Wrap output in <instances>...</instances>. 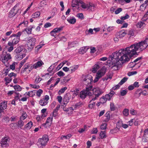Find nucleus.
Instances as JSON below:
<instances>
[{
	"mask_svg": "<svg viewBox=\"0 0 148 148\" xmlns=\"http://www.w3.org/2000/svg\"><path fill=\"white\" fill-rule=\"evenodd\" d=\"M92 91L93 95L95 96H93V98L90 101V102H91L92 101H95L97 98L99 96L101 95L103 93L102 90L99 87L94 88L91 89Z\"/></svg>",
	"mask_w": 148,
	"mask_h": 148,
	"instance_id": "nucleus-4",
	"label": "nucleus"
},
{
	"mask_svg": "<svg viewBox=\"0 0 148 148\" xmlns=\"http://www.w3.org/2000/svg\"><path fill=\"white\" fill-rule=\"evenodd\" d=\"M17 124L16 123H13L10 125V127L12 129H14L16 126Z\"/></svg>",
	"mask_w": 148,
	"mask_h": 148,
	"instance_id": "nucleus-64",
	"label": "nucleus"
},
{
	"mask_svg": "<svg viewBox=\"0 0 148 148\" xmlns=\"http://www.w3.org/2000/svg\"><path fill=\"white\" fill-rule=\"evenodd\" d=\"M78 67V66L77 65L74 66L73 67H72L71 69V72H74L76 70H77Z\"/></svg>",
	"mask_w": 148,
	"mask_h": 148,
	"instance_id": "nucleus-60",
	"label": "nucleus"
},
{
	"mask_svg": "<svg viewBox=\"0 0 148 148\" xmlns=\"http://www.w3.org/2000/svg\"><path fill=\"white\" fill-rule=\"evenodd\" d=\"M107 124L106 123H102L100 126V128L101 130H105L106 129Z\"/></svg>",
	"mask_w": 148,
	"mask_h": 148,
	"instance_id": "nucleus-50",
	"label": "nucleus"
},
{
	"mask_svg": "<svg viewBox=\"0 0 148 148\" xmlns=\"http://www.w3.org/2000/svg\"><path fill=\"white\" fill-rule=\"evenodd\" d=\"M17 64V63L15 62H13V63L10 66V69H12V70H14L15 68V65Z\"/></svg>",
	"mask_w": 148,
	"mask_h": 148,
	"instance_id": "nucleus-47",
	"label": "nucleus"
},
{
	"mask_svg": "<svg viewBox=\"0 0 148 148\" xmlns=\"http://www.w3.org/2000/svg\"><path fill=\"white\" fill-rule=\"evenodd\" d=\"M145 25V23L142 21H140L139 22H138L137 24V27L138 28H140L142 26H143L144 25Z\"/></svg>",
	"mask_w": 148,
	"mask_h": 148,
	"instance_id": "nucleus-48",
	"label": "nucleus"
},
{
	"mask_svg": "<svg viewBox=\"0 0 148 148\" xmlns=\"http://www.w3.org/2000/svg\"><path fill=\"white\" fill-rule=\"evenodd\" d=\"M9 138L6 137H4L3 138L1 141V143H0L1 146L2 147H7L9 146L8 142Z\"/></svg>",
	"mask_w": 148,
	"mask_h": 148,
	"instance_id": "nucleus-12",
	"label": "nucleus"
},
{
	"mask_svg": "<svg viewBox=\"0 0 148 148\" xmlns=\"http://www.w3.org/2000/svg\"><path fill=\"white\" fill-rule=\"evenodd\" d=\"M57 75L59 77L63 76L65 74L62 71H60L57 73Z\"/></svg>",
	"mask_w": 148,
	"mask_h": 148,
	"instance_id": "nucleus-59",
	"label": "nucleus"
},
{
	"mask_svg": "<svg viewBox=\"0 0 148 148\" xmlns=\"http://www.w3.org/2000/svg\"><path fill=\"white\" fill-rule=\"evenodd\" d=\"M122 9L121 8H118L115 11V14H119L120 12L122 11Z\"/></svg>",
	"mask_w": 148,
	"mask_h": 148,
	"instance_id": "nucleus-63",
	"label": "nucleus"
},
{
	"mask_svg": "<svg viewBox=\"0 0 148 148\" xmlns=\"http://www.w3.org/2000/svg\"><path fill=\"white\" fill-rule=\"evenodd\" d=\"M92 88V86H88L86 87L85 90H83L80 92V97L81 99H85L87 95L91 96L92 93L90 92L91 89Z\"/></svg>",
	"mask_w": 148,
	"mask_h": 148,
	"instance_id": "nucleus-3",
	"label": "nucleus"
},
{
	"mask_svg": "<svg viewBox=\"0 0 148 148\" xmlns=\"http://www.w3.org/2000/svg\"><path fill=\"white\" fill-rule=\"evenodd\" d=\"M7 101H3L0 103V106L3 110L6 109L7 107Z\"/></svg>",
	"mask_w": 148,
	"mask_h": 148,
	"instance_id": "nucleus-23",
	"label": "nucleus"
},
{
	"mask_svg": "<svg viewBox=\"0 0 148 148\" xmlns=\"http://www.w3.org/2000/svg\"><path fill=\"white\" fill-rule=\"evenodd\" d=\"M21 55H20V57H18V56H19V55H16L15 56L16 58L19 60H21L25 56V54H22L21 53Z\"/></svg>",
	"mask_w": 148,
	"mask_h": 148,
	"instance_id": "nucleus-40",
	"label": "nucleus"
},
{
	"mask_svg": "<svg viewBox=\"0 0 148 148\" xmlns=\"http://www.w3.org/2000/svg\"><path fill=\"white\" fill-rule=\"evenodd\" d=\"M68 22L71 24H74L76 22V19L75 18H72L67 19Z\"/></svg>",
	"mask_w": 148,
	"mask_h": 148,
	"instance_id": "nucleus-35",
	"label": "nucleus"
},
{
	"mask_svg": "<svg viewBox=\"0 0 148 148\" xmlns=\"http://www.w3.org/2000/svg\"><path fill=\"white\" fill-rule=\"evenodd\" d=\"M76 43L75 42H69L68 44V49H70L72 47H75Z\"/></svg>",
	"mask_w": 148,
	"mask_h": 148,
	"instance_id": "nucleus-30",
	"label": "nucleus"
},
{
	"mask_svg": "<svg viewBox=\"0 0 148 148\" xmlns=\"http://www.w3.org/2000/svg\"><path fill=\"white\" fill-rule=\"evenodd\" d=\"M33 123L32 121H29L25 126L24 130H29L32 126Z\"/></svg>",
	"mask_w": 148,
	"mask_h": 148,
	"instance_id": "nucleus-18",
	"label": "nucleus"
},
{
	"mask_svg": "<svg viewBox=\"0 0 148 148\" xmlns=\"http://www.w3.org/2000/svg\"><path fill=\"white\" fill-rule=\"evenodd\" d=\"M67 89V87H64L61 88L58 91V94L59 95H60L61 94L63 93L64 91Z\"/></svg>",
	"mask_w": 148,
	"mask_h": 148,
	"instance_id": "nucleus-42",
	"label": "nucleus"
},
{
	"mask_svg": "<svg viewBox=\"0 0 148 148\" xmlns=\"http://www.w3.org/2000/svg\"><path fill=\"white\" fill-rule=\"evenodd\" d=\"M142 94V89H137L135 92L134 95L137 98H139Z\"/></svg>",
	"mask_w": 148,
	"mask_h": 148,
	"instance_id": "nucleus-21",
	"label": "nucleus"
},
{
	"mask_svg": "<svg viewBox=\"0 0 148 148\" xmlns=\"http://www.w3.org/2000/svg\"><path fill=\"white\" fill-rule=\"evenodd\" d=\"M110 108L111 111H114L115 110V107L113 103H111L110 105Z\"/></svg>",
	"mask_w": 148,
	"mask_h": 148,
	"instance_id": "nucleus-51",
	"label": "nucleus"
},
{
	"mask_svg": "<svg viewBox=\"0 0 148 148\" xmlns=\"http://www.w3.org/2000/svg\"><path fill=\"white\" fill-rule=\"evenodd\" d=\"M127 93V90H123L121 91L120 94L121 96H124Z\"/></svg>",
	"mask_w": 148,
	"mask_h": 148,
	"instance_id": "nucleus-56",
	"label": "nucleus"
},
{
	"mask_svg": "<svg viewBox=\"0 0 148 148\" xmlns=\"http://www.w3.org/2000/svg\"><path fill=\"white\" fill-rule=\"evenodd\" d=\"M99 136L100 138L102 139L106 138V134L105 131H101L99 134Z\"/></svg>",
	"mask_w": 148,
	"mask_h": 148,
	"instance_id": "nucleus-32",
	"label": "nucleus"
},
{
	"mask_svg": "<svg viewBox=\"0 0 148 148\" xmlns=\"http://www.w3.org/2000/svg\"><path fill=\"white\" fill-rule=\"evenodd\" d=\"M143 48L138 42L131 45L125 49L119 50L118 52H114V57H118L117 56L120 57V60L124 62H128L130 59L134 55H137V52L143 51Z\"/></svg>",
	"mask_w": 148,
	"mask_h": 148,
	"instance_id": "nucleus-1",
	"label": "nucleus"
},
{
	"mask_svg": "<svg viewBox=\"0 0 148 148\" xmlns=\"http://www.w3.org/2000/svg\"><path fill=\"white\" fill-rule=\"evenodd\" d=\"M27 115L26 112H23L22 115L20 117V119L21 120H24L27 117Z\"/></svg>",
	"mask_w": 148,
	"mask_h": 148,
	"instance_id": "nucleus-39",
	"label": "nucleus"
},
{
	"mask_svg": "<svg viewBox=\"0 0 148 148\" xmlns=\"http://www.w3.org/2000/svg\"><path fill=\"white\" fill-rule=\"evenodd\" d=\"M20 39H18V38H15L12 40V42H11V43L14 46H15L16 45L18 44V43Z\"/></svg>",
	"mask_w": 148,
	"mask_h": 148,
	"instance_id": "nucleus-28",
	"label": "nucleus"
},
{
	"mask_svg": "<svg viewBox=\"0 0 148 148\" xmlns=\"http://www.w3.org/2000/svg\"><path fill=\"white\" fill-rule=\"evenodd\" d=\"M40 14L39 11L37 12L32 14V18H36L39 17Z\"/></svg>",
	"mask_w": 148,
	"mask_h": 148,
	"instance_id": "nucleus-34",
	"label": "nucleus"
},
{
	"mask_svg": "<svg viewBox=\"0 0 148 148\" xmlns=\"http://www.w3.org/2000/svg\"><path fill=\"white\" fill-rule=\"evenodd\" d=\"M44 64V63L42 60L38 61L34 64L35 69H36L40 67Z\"/></svg>",
	"mask_w": 148,
	"mask_h": 148,
	"instance_id": "nucleus-22",
	"label": "nucleus"
},
{
	"mask_svg": "<svg viewBox=\"0 0 148 148\" xmlns=\"http://www.w3.org/2000/svg\"><path fill=\"white\" fill-rule=\"evenodd\" d=\"M3 54L4 58L2 59V61L4 63L5 65L6 66H8L9 65V64L8 62V61L11 58L10 54L9 53H8L7 52H4V51L3 52Z\"/></svg>",
	"mask_w": 148,
	"mask_h": 148,
	"instance_id": "nucleus-6",
	"label": "nucleus"
},
{
	"mask_svg": "<svg viewBox=\"0 0 148 148\" xmlns=\"http://www.w3.org/2000/svg\"><path fill=\"white\" fill-rule=\"evenodd\" d=\"M77 16L79 18H80L81 19H83L84 18L83 14L82 13L77 14Z\"/></svg>",
	"mask_w": 148,
	"mask_h": 148,
	"instance_id": "nucleus-52",
	"label": "nucleus"
},
{
	"mask_svg": "<svg viewBox=\"0 0 148 148\" xmlns=\"http://www.w3.org/2000/svg\"><path fill=\"white\" fill-rule=\"evenodd\" d=\"M129 110L128 109L125 108L123 110V113L124 116H127L129 114Z\"/></svg>",
	"mask_w": 148,
	"mask_h": 148,
	"instance_id": "nucleus-36",
	"label": "nucleus"
},
{
	"mask_svg": "<svg viewBox=\"0 0 148 148\" xmlns=\"http://www.w3.org/2000/svg\"><path fill=\"white\" fill-rule=\"evenodd\" d=\"M34 45L32 44L27 42L25 47L29 51H31L33 49Z\"/></svg>",
	"mask_w": 148,
	"mask_h": 148,
	"instance_id": "nucleus-19",
	"label": "nucleus"
},
{
	"mask_svg": "<svg viewBox=\"0 0 148 148\" xmlns=\"http://www.w3.org/2000/svg\"><path fill=\"white\" fill-rule=\"evenodd\" d=\"M63 27V26H60L58 28H55L53 29V31L57 32H59L60 31L62 30Z\"/></svg>",
	"mask_w": 148,
	"mask_h": 148,
	"instance_id": "nucleus-43",
	"label": "nucleus"
},
{
	"mask_svg": "<svg viewBox=\"0 0 148 148\" xmlns=\"http://www.w3.org/2000/svg\"><path fill=\"white\" fill-rule=\"evenodd\" d=\"M5 81L7 82L8 83H10L12 80V79L8 77H6L5 78Z\"/></svg>",
	"mask_w": 148,
	"mask_h": 148,
	"instance_id": "nucleus-58",
	"label": "nucleus"
},
{
	"mask_svg": "<svg viewBox=\"0 0 148 148\" xmlns=\"http://www.w3.org/2000/svg\"><path fill=\"white\" fill-rule=\"evenodd\" d=\"M23 49L20 47H18L15 50V51L16 53H21L23 51Z\"/></svg>",
	"mask_w": 148,
	"mask_h": 148,
	"instance_id": "nucleus-45",
	"label": "nucleus"
},
{
	"mask_svg": "<svg viewBox=\"0 0 148 148\" xmlns=\"http://www.w3.org/2000/svg\"><path fill=\"white\" fill-rule=\"evenodd\" d=\"M29 69L28 67V63H26L22 68L21 70V73H25L26 74H29L30 73L29 71Z\"/></svg>",
	"mask_w": 148,
	"mask_h": 148,
	"instance_id": "nucleus-13",
	"label": "nucleus"
},
{
	"mask_svg": "<svg viewBox=\"0 0 148 148\" xmlns=\"http://www.w3.org/2000/svg\"><path fill=\"white\" fill-rule=\"evenodd\" d=\"M106 72V69L105 68H102L99 70L96 75L95 78L93 81L95 83L97 82L100 78L105 74Z\"/></svg>",
	"mask_w": 148,
	"mask_h": 148,
	"instance_id": "nucleus-5",
	"label": "nucleus"
},
{
	"mask_svg": "<svg viewBox=\"0 0 148 148\" xmlns=\"http://www.w3.org/2000/svg\"><path fill=\"white\" fill-rule=\"evenodd\" d=\"M36 40L35 38L32 37H29L28 38V42L35 45Z\"/></svg>",
	"mask_w": 148,
	"mask_h": 148,
	"instance_id": "nucleus-24",
	"label": "nucleus"
},
{
	"mask_svg": "<svg viewBox=\"0 0 148 148\" xmlns=\"http://www.w3.org/2000/svg\"><path fill=\"white\" fill-rule=\"evenodd\" d=\"M142 140L143 142H148V137L146 136H143L142 138Z\"/></svg>",
	"mask_w": 148,
	"mask_h": 148,
	"instance_id": "nucleus-49",
	"label": "nucleus"
},
{
	"mask_svg": "<svg viewBox=\"0 0 148 148\" xmlns=\"http://www.w3.org/2000/svg\"><path fill=\"white\" fill-rule=\"evenodd\" d=\"M126 34V31L123 29L117 33L116 35L119 38H122L125 36Z\"/></svg>",
	"mask_w": 148,
	"mask_h": 148,
	"instance_id": "nucleus-14",
	"label": "nucleus"
},
{
	"mask_svg": "<svg viewBox=\"0 0 148 148\" xmlns=\"http://www.w3.org/2000/svg\"><path fill=\"white\" fill-rule=\"evenodd\" d=\"M99 66L98 64L95 65L92 68V72L93 73H96L97 71L99 68Z\"/></svg>",
	"mask_w": 148,
	"mask_h": 148,
	"instance_id": "nucleus-26",
	"label": "nucleus"
},
{
	"mask_svg": "<svg viewBox=\"0 0 148 148\" xmlns=\"http://www.w3.org/2000/svg\"><path fill=\"white\" fill-rule=\"evenodd\" d=\"M17 6L15 5L13 8L9 12L8 17L10 18H12L16 14L19 10L17 9Z\"/></svg>",
	"mask_w": 148,
	"mask_h": 148,
	"instance_id": "nucleus-10",
	"label": "nucleus"
},
{
	"mask_svg": "<svg viewBox=\"0 0 148 148\" xmlns=\"http://www.w3.org/2000/svg\"><path fill=\"white\" fill-rule=\"evenodd\" d=\"M88 48L87 47H84L80 48L79 50V53L83 54L85 53L88 50Z\"/></svg>",
	"mask_w": 148,
	"mask_h": 148,
	"instance_id": "nucleus-20",
	"label": "nucleus"
},
{
	"mask_svg": "<svg viewBox=\"0 0 148 148\" xmlns=\"http://www.w3.org/2000/svg\"><path fill=\"white\" fill-rule=\"evenodd\" d=\"M33 28H35L33 26H31L29 27H28L24 30V31H26L27 34H31L32 29Z\"/></svg>",
	"mask_w": 148,
	"mask_h": 148,
	"instance_id": "nucleus-29",
	"label": "nucleus"
},
{
	"mask_svg": "<svg viewBox=\"0 0 148 148\" xmlns=\"http://www.w3.org/2000/svg\"><path fill=\"white\" fill-rule=\"evenodd\" d=\"M24 122L22 120L20 119L18 122L17 125L18 127L21 128L24 125Z\"/></svg>",
	"mask_w": 148,
	"mask_h": 148,
	"instance_id": "nucleus-37",
	"label": "nucleus"
},
{
	"mask_svg": "<svg viewBox=\"0 0 148 148\" xmlns=\"http://www.w3.org/2000/svg\"><path fill=\"white\" fill-rule=\"evenodd\" d=\"M42 79L39 77H36L35 80V83H38L40 82L41 81Z\"/></svg>",
	"mask_w": 148,
	"mask_h": 148,
	"instance_id": "nucleus-57",
	"label": "nucleus"
},
{
	"mask_svg": "<svg viewBox=\"0 0 148 148\" xmlns=\"http://www.w3.org/2000/svg\"><path fill=\"white\" fill-rule=\"evenodd\" d=\"M92 77L91 75H89L85 76V78L83 79L84 84L86 86V87L88 86L92 85L91 84V83L92 82Z\"/></svg>",
	"mask_w": 148,
	"mask_h": 148,
	"instance_id": "nucleus-7",
	"label": "nucleus"
},
{
	"mask_svg": "<svg viewBox=\"0 0 148 148\" xmlns=\"http://www.w3.org/2000/svg\"><path fill=\"white\" fill-rule=\"evenodd\" d=\"M114 52L110 56V57L112 62V68L113 70L116 71L118 70L123 63L126 62L124 61H121L120 60V57L119 56H117L118 57L116 58L114 57Z\"/></svg>",
	"mask_w": 148,
	"mask_h": 148,
	"instance_id": "nucleus-2",
	"label": "nucleus"
},
{
	"mask_svg": "<svg viewBox=\"0 0 148 148\" xmlns=\"http://www.w3.org/2000/svg\"><path fill=\"white\" fill-rule=\"evenodd\" d=\"M49 140L48 136L47 135H43L42 138L39 139L38 142L42 146H45Z\"/></svg>",
	"mask_w": 148,
	"mask_h": 148,
	"instance_id": "nucleus-8",
	"label": "nucleus"
},
{
	"mask_svg": "<svg viewBox=\"0 0 148 148\" xmlns=\"http://www.w3.org/2000/svg\"><path fill=\"white\" fill-rule=\"evenodd\" d=\"M129 18V15L127 14H126L125 16L121 17V19L122 20H124L128 19Z\"/></svg>",
	"mask_w": 148,
	"mask_h": 148,
	"instance_id": "nucleus-53",
	"label": "nucleus"
},
{
	"mask_svg": "<svg viewBox=\"0 0 148 148\" xmlns=\"http://www.w3.org/2000/svg\"><path fill=\"white\" fill-rule=\"evenodd\" d=\"M95 7L94 4H92L90 5L89 4L88 6L87 10L90 11H93L95 10Z\"/></svg>",
	"mask_w": 148,
	"mask_h": 148,
	"instance_id": "nucleus-33",
	"label": "nucleus"
},
{
	"mask_svg": "<svg viewBox=\"0 0 148 148\" xmlns=\"http://www.w3.org/2000/svg\"><path fill=\"white\" fill-rule=\"evenodd\" d=\"M36 90H33L30 91V97L34 96L35 94Z\"/></svg>",
	"mask_w": 148,
	"mask_h": 148,
	"instance_id": "nucleus-61",
	"label": "nucleus"
},
{
	"mask_svg": "<svg viewBox=\"0 0 148 148\" xmlns=\"http://www.w3.org/2000/svg\"><path fill=\"white\" fill-rule=\"evenodd\" d=\"M16 47L14 46L11 43V42H9L8 43L7 45L5 47V48L8 50V52H11L12 51L14 48H16Z\"/></svg>",
	"mask_w": 148,
	"mask_h": 148,
	"instance_id": "nucleus-15",
	"label": "nucleus"
},
{
	"mask_svg": "<svg viewBox=\"0 0 148 148\" xmlns=\"http://www.w3.org/2000/svg\"><path fill=\"white\" fill-rule=\"evenodd\" d=\"M128 79V78L126 77H124L123 78L119 83V84L120 85H122L124 83H125Z\"/></svg>",
	"mask_w": 148,
	"mask_h": 148,
	"instance_id": "nucleus-38",
	"label": "nucleus"
},
{
	"mask_svg": "<svg viewBox=\"0 0 148 148\" xmlns=\"http://www.w3.org/2000/svg\"><path fill=\"white\" fill-rule=\"evenodd\" d=\"M107 100L104 96H102L100 99L99 103H106Z\"/></svg>",
	"mask_w": 148,
	"mask_h": 148,
	"instance_id": "nucleus-41",
	"label": "nucleus"
},
{
	"mask_svg": "<svg viewBox=\"0 0 148 148\" xmlns=\"http://www.w3.org/2000/svg\"><path fill=\"white\" fill-rule=\"evenodd\" d=\"M71 99V96L70 94H67L65 95L63 99L64 102L68 103Z\"/></svg>",
	"mask_w": 148,
	"mask_h": 148,
	"instance_id": "nucleus-25",
	"label": "nucleus"
},
{
	"mask_svg": "<svg viewBox=\"0 0 148 148\" xmlns=\"http://www.w3.org/2000/svg\"><path fill=\"white\" fill-rule=\"evenodd\" d=\"M34 64L33 65L32 64H28V67L29 68V70L30 71V72L34 68L35 69Z\"/></svg>",
	"mask_w": 148,
	"mask_h": 148,
	"instance_id": "nucleus-54",
	"label": "nucleus"
},
{
	"mask_svg": "<svg viewBox=\"0 0 148 148\" xmlns=\"http://www.w3.org/2000/svg\"><path fill=\"white\" fill-rule=\"evenodd\" d=\"M22 34V32H19L17 33L12 34L10 36V37H15V38H18L20 39V37Z\"/></svg>",
	"mask_w": 148,
	"mask_h": 148,
	"instance_id": "nucleus-27",
	"label": "nucleus"
},
{
	"mask_svg": "<svg viewBox=\"0 0 148 148\" xmlns=\"http://www.w3.org/2000/svg\"><path fill=\"white\" fill-rule=\"evenodd\" d=\"M43 90L41 89H39L36 91V95L38 97H40L41 95L43 93Z\"/></svg>",
	"mask_w": 148,
	"mask_h": 148,
	"instance_id": "nucleus-44",
	"label": "nucleus"
},
{
	"mask_svg": "<svg viewBox=\"0 0 148 148\" xmlns=\"http://www.w3.org/2000/svg\"><path fill=\"white\" fill-rule=\"evenodd\" d=\"M28 23V22L27 21H23V22L21 23L20 24L18 25V26H19L22 25H23V26L24 27H25L27 25Z\"/></svg>",
	"mask_w": 148,
	"mask_h": 148,
	"instance_id": "nucleus-55",
	"label": "nucleus"
},
{
	"mask_svg": "<svg viewBox=\"0 0 148 148\" xmlns=\"http://www.w3.org/2000/svg\"><path fill=\"white\" fill-rule=\"evenodd\" d=\"M49 98V96L46 95L44 97L41 99L39 101V103L42 106L46 105L48 102Z\"/></svg>",
	"mask_w": 148,
	"mask_h": 148,
	"instance_id": "nucleus-9",
	"label": "nucleus"
},
{
	"mask_svg": "<svg viewBox=\"0 0 148 148\" xmlns=\"http://www.w3.org/2000/svg\"><path fill=\"white\" fill-rule=\"evenodd\" d=\"M67 62V61H63L62 62L60 63L58 65V68H59V69H60Z\"/></svg>",
	"mask_w": 148,
	"mask_h": 148,
	"instance_id": "nucleus-46",
	"label": "nucleus"
},
{
	"mask_svg": "<svg viewBox=\"0 0 148 148\" xmlns=\"http://www.w3.org/2000/svg\"><path fill=\"white\" fill-rule=\"evenodd\" d=\"M114 94L115 92L112 90L108 94H106L104 97L107 100H110Z\"/></svg>",
	"mask_w": 148,
	"mask_h": 148,
	"instance_id": "nucleus-16",
	"label": "nucleus"
},
{
	"mask_svg": "<svg viewBox=\"0 0 148 148\" xmlns=\"http://www.w3.org/2000/svg\"><path fill=\"white\" fill-rule=\"evenodd\" d=\"M29 86L32 88H33L35 89H38L39 88V86H37L35 84H30Z\"/></svg>",
	"mask_w": 148,
	"mask_h": 148,
	"instance_id": "nucleus-62",
	"label": "nucleus"
},
{
	"mask_svg": "<svg viewBox=\"0 0 148 148\" xmlns=\"http://www.w3.org/2000/svg\"><path fill=\"white\" fill-rule=\"evenodd\" d=\"M140 47L143 48V50L146 49L148 46V36H147L145 40L141 42H139Z\"/></svg>",
	"mask_w": 148,
	"mask_h": 148,
	"instance_id": "nucleus-11",
	"label": "nucleus"
},
{
	"mask_svg": "<svg viewBox=\"0 0 148 148\" xmlns=\"http://www.w3.org/2000/svg\"><path fill=\"white\" fill-rule=\"evenodd\" d=\"M53 118H51L50 117H49L47 119L45 123L42 124V126L46 127V125H47V126H50L51 123H52V121Z\"/></svg>",
	"mask_w": 148,
	"mask_h": 148,
	"instance_id": "nucleus-17",
	"label": "nucleus"
},
{
	"mask_svg": "<svg viewBox=\"0 0 148 148\" xmlns=\"http://www.w3.org/2000/svg\"><path fill=\"white\" fill-rule=\"evenodd\" d=\"M13 87L15 90V91L20 92L21 91L22 88L18 85H15L13 86Z\"/></svg>",
	"mask_w": 148,
	"mask_h": 148,
	"instance_id": "nucleus-31",
	"label": "nucleus"
}]
</instances>
